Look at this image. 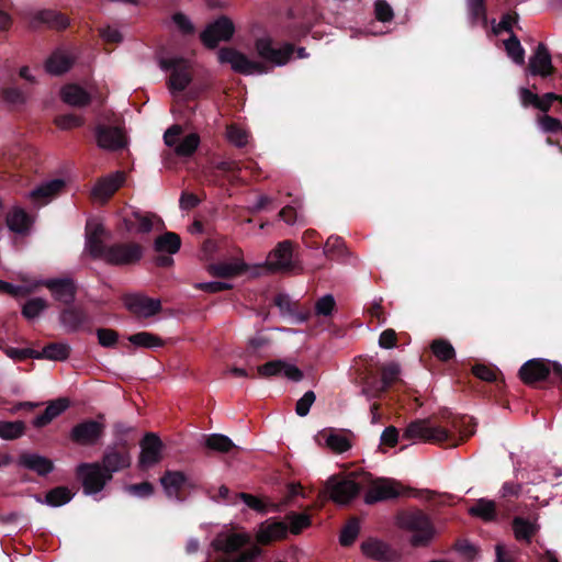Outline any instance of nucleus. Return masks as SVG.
<instances>
[{"label":"nucleus","mask_w":562,"mask_h":562,"mask_svg":"<svg viewBox=\"0 0 562 562\" xmlns=\"http://www.w3.org/2000/svg\"><path fill=\"white\" fill-rule=\"evenodd\" d=\"M464 418L452 420L451 429L442 426H434L428 419H416L411 422L403 434L406 440H420L424 442L441 445L446 447H457L474 434V429L461 430Z\"/></svg>","instance_id":"f257e3e1"},{"label":"nucleus","mask_w":562,"mask_h":562,"mask_svg":"<svg viewBox=\"0 0 562 562\" xmlns=\"http://www.w3.org/2000/svg\"><path fill=\"white\" fill-rule=\"evenodd\" d=\"M92 249L94 259L103 260L115 267L135 266L145 255V247L135 240L115 241L106 246L93 241Z\"/></svg>","instance_id":"f03ea898"},{"label":"nucleus","mask_w":562,"mask_h":562,"mask_svg":"<svg viewBox=\"0 0 562 562\" xmlns=\"http://www.w3.org/2000/svg\"><path fill=\"white\" fill-rule=\"evenodd\" d=\"M396 524L401 529L413 533L409 542L415 548L427 547L434 539V524L422 509L412 508L400 512Z\"/></svg>","instance_id":"7ed1b4c3"},{"label":"nucleus","mask_w":562,"mask_h":562,"mask_svg":"<svg viewBox=\"0 0 562 562\" xmlns=\"http://www.w3.org/2000/svg\"><path fill=\"white\" fill-rule=\"evenodd\" d=\"M361 491V485L353 480L333 475L328 477L324 490L318 494L322 502L331 499L337 504H348L355 499Z\"/></svg>","instance_id":"20e7f679"},{"label":"nucleus","mask_w":562,"mask_h":562,"mask_svg":"<svg viewBox=\"0 0 562 562\" xmlns=\"http://www.w3.org/2000/svg\"><path fill=\"white\" fill-rule=\"evenodd\" d=\"M257 54L265 60L278 66L285 65L296 52L297 58L308 57V53L304 47L295 48L293 44L285 43L282 47H273V41L269 36L259 37L255 41Z\"/></svg>","instance_id":"39448f33"},{"label":"nucleus","mask_w":562,"mask_h":562,"mask_svg":"<svg viewBox=\"0 0 562 562\" xmlns=\"http://www.w3.org/2000/svg\"><path fill=\"white\" fill-rule=\"evenodd\" d=\"M132 445L125 438H119L109 445L102 454L101 467L113 479V474L128 469L132 464Z\"/></svg>","instance_id":"423d86ee"},{"label":"nucleus","mask_w":562,"mask_h":562,"mask_svg":"<svg viewBox=\"0 0 562 562\" xmlns=\"http://www.w3.org/2000/svg\"><path fill=\"white\" fill-rule=\"evenodd\" d=\"M159 66L162 70L170 71L167 86L172 94L184 91L192 82L191 66L186 58H162L159 61Z\"/></svg>","instance_id":"0eeeda50"},{"label":"nucleus","mask_w":562,"mask_h":562,"mask_svg":"<svg viewBox=\"0 0 562 562\" xmlns=\"http://www.w3.org/2000/svg\"><path fill=\"white\" fill-rule=\"evenodd\" d=\"M76 479L81 483L86 495L101 492L112 480L100 462H82L75 470Z\"/></svg>","instance_id":"6e6552de"},{"label":"nucleus","mask_w":562,"mask_h":562,"mask_svg":"<svg viewBox=\"0 0 562 562\" xmlns=\"http://www.w3.org/2000/svg\"><path fill=\"white\" fill-rule=\"evenodd\" d=\"M105 425L97 419H85L75 425L69 434L70 440L82 447H93L104 436Z\"/></svg>","instance_id":"1a4fd4ad"},{"label":"nucleus","mask_w":562,"mask_h":562,"mask_svg":"<svg viewBox=\"0 0 562 562\" xmlns=\"http://www.w3.org/2000/svg\"><path fill=\"white\" fill-rule=\"evenodd\" d=\"M235 33V25L233 21L226 16L221 15L214 22L210 23L201 33V42L210 49L217 47L220 42L229 41Z\"/></svg>","instance_id":"9d476101"},{"label":"nucleus","mask_w":562,"mask_h":562,"mask_svg":"<svg viewBox=\"0 0 562 562\" xmlns=\"http://www.w3.org/2000/svg\"><path fill=\"white\" fill-rule=\"evenodd\" d=\"M218 61L229 64L235 72L251 75L265 71V66L258 61L250 60L245 54L233 47H223L218 50Z\"/></svg>","instance_id":"9b49d317"},{"label":"nucleus","mask_w":562,"mask_h":562,"mask_svg":"<svg viewBox=\"0 0 562 562\" xmlns=\"http://www.w3.org/2000/svg\"><path fill=\"white\" fill-rule=\"evenodd\" d=\"M59 322L68 333L79 330L91 331L92 321L89 314L80 306L66 305L59 313Z\"/></svg>","instance_id":"f8f14e48"},{"label":"nucleus","mask_w":562,"mask_h":562,"mask_svg":"<svg viewBox=\"0 0 562 562\" xmlns=\"http://www.w3.org/2000/svg\"><path fill=\"white\" fill-rule=\"evenodd\" d=\"M160 483L166 495L169 498H176L179 502L184 501V492L193 487L189 477L181 471L167 470L160 477Z\"/></svg>","instance_id":"ddd939ff"},{"label":"nucleus","mask_w":562,"mask_h":562,"mask_svg":"<svg viewBox=\"0 0 562 562\" xmlns=\"http://www.w3.org/2000/svg\"><path fill=\"white\" fill-rule=\"evenodd\" d=\"M402 494V485L391 479H379L372 483L364 495L366 504L372 505L396 498Z\"/></svg>","instance_id":"4468645a"},{"label":"nucleus","mask_w":562,"mask_h":562,"mask_svg":"<svg viewBox=\"0 0 562 562\" xmlns=\"http://www.w3.org/2000/svg\"><path fill=\"white\" fill-rule=\"evenodd\" d=\"M94 136L100 148L111 151L123 149L127 144L123 131L117 126L98 124Z\"/></svg>","instance_id":"2eb2a0df"},{"label":"nucleus","mask_w":562,"mask_h":562,"mask_svg":"<svg viewBox=\"0 0 562 562\" xmlns=\"http://www.w3.org/2000/svg\"><path fill=\"white\" fill-rule=\"evenodd\" d=\"M293 258V243L283 240L269 254L267 266L271 271L291 272L295 269Z\"/></svg>","instance_id":"dca6fc26"},{"label":"nucleus","mask_w":562,"mask_h":562,"mask_svg":"<svg viewBox=\"0 0 562 562\" xmlns=\"http://www.w3.org/2000/svg\"><path fill=\"white\" fill-rule=\"evenodd\" d=\"M551 373V361L542 358H535L526 361L518 371L520 380L532 385L537 382L548 380Z\"/></svg>","instance_id":"f3484780"},{"label":"nucleus","mask_w":562,"mask_h":562,"mask_svg":"<svg viewBox=\"0 0 562 562\" xmlns=\"http://www.w3.org/2000/svg\"><path fill=\"white\" fill-rule=\"evenodd\" d=\"M528 71L530 75L541 78H548L557 72L550 52L543 43L538 44L533 55L529 58Z\"/></svg>","instance_id":"a211bd4d"},{"label":"nucleus","mask_w":562,"mask_h":562,"mask_svg":"<svg viewBox=\"0 0 562 562\" xmlns=\"http://www.w3.org/2000/svg\"><path fill=\"white\" fill-rule=\"evenodd\" d=\"M126 308L139 318H148L161 311V302L140 294L128 295L125 299Z\"/></svg>","instance_id":"6ab92c4d"},{"label":"nucleus","mask_w":562,"mask_h":562,"mask_svg":"<svg viewBox=\"0 0 562 562\" xmlns=\"http://www.w3.org/2000/svg\"><path fill=\"white\" fill-rule=\"evenodd\" d=\"M139 467L149 468L161 460L162 441L154 432H147L140 441Z\"/></svg>","instance_id":"aec40b11"},{"label":"nucleus","mask_w":562,"mask_h":562,"mask_svg":"<svg viewBox=\"0 0 562 562\" xmlns=\"http://www.w3.org/2000/svg\"><path fill=\"white\" fill-rule=\"evenodd\" d=\"M288 533L286 521L270 518L259 526L256 539L260 544L267 546L273 541L285 539Z\"/></svg>","instance_id":"412c9836"},{"label":"nucleus","mask_w":562,"mask_h":562,"mask_svg":"<svg viewBox=\"0 0 562 562\" xmlns=\"http://www.w3.org/2000/svg\"><path fill=\"white\" fill-rule=\"evenodd\" d=\"M44 285L50 291L53 297L65 304L70 305L75 302L77 295V286L72 279H48Z\"/></svg>","instance_id":"4be33fe9"},{"label":"nucleus","mask_w":562,"mask_h":562,"mask_svg":"<svg viewBox=\"0 0 562 562\" xmlns=\"http://www.w3.org/2000/svg\"><path fill=\"white\" fill-rule=\"evenodd\" d=\"M77 57L64 48H56L45 60L44 67L52 76H61L69 71L76 63Z\"/></svg>","instance_id":"5701e85b"},{"label":"nucleus","mask_w":562,"mask_h":562,"mask_svg":"<svg viewBox=\"0 0 562 562\" xmlns=\"http://www.w3.org/2000/svg\"><path fill=\"white\" fill-rule=\"evenodd\" d=\"M126 175L124 171H115L109 176L99 179L93 187L94 196L108 201L125 182Z\"/></svg>","instance_id":"b1692460"},{"label":"nucleus","mask_w":562,"mask_h":562,"mask_svg":"<svg viewBox=\"0 0 562 562\" xmlns=\"http://www.w3.org/2000/svg\"><path fill=\"white\" fill-rule=\"evenodd\" d=\"M18 464L40 476H46L54 470V462L41 454L23 452L19 456Z\"/></svg>","instance_id":"393cba45"},{"label":"nucleus","mask_w":562,"mask_h":562,"mask_svg":"<svg viewBox=\"0 0 562 562\" xmlns=\"http://www.w3.org/2000/svg\"><path fill=\"white\" fill-rule=\"evenodd\" d=\"M5 223L11 232L26 235L34 223V218L24 209L14 206L8 212Z\"/></svg>","instance_id":"a878e982"},{"label":"nucleus","mask_w":562,"mask_h":562,"mask_svg":"<svg viewBox=\"0 0 562 562\" xmlns=\"http://www.w3.org/2000/svg\"><path fill=\"white\" fill-rule=\"evenodd\" d=\"M46 25L49 29L61 31L69 25V19L64 13L55 10H42L37 12L31 21V26L37 29Z\"/></svg>","instance_id":"bb28decb"},{"label":"nucleus","mask_w":562,"mask_h":562,"mask_svg":"<svg viewBox=\"0 0 562 562\" xmlns=\"http://www.w3.org/2000/svg\"><path fill=\"white\" fill-rule=\"evenodd\" d=\"M63 102L74 108H85L92 101V95L78 83H67L60 90Z\"/></svg>","instance_id":"cd10ccee"},{"label":"nucleus","mask_w":562,"mask_h":562,"mask_svg":"<svg viewBox=\"0 0 562 562\" xmlns=\"http://www.w3.org/2000/svg\"><path fill=\"white\" fill-rule=\"evenodd\" d=\"M65 187V181L61 179H54L47 181L30 192V199L40 205L47 204L55 198Z\"/></svg>","instance_id":"c85d7f7f"},{"label":"nucleus","mask_w":562,"mask_h":562,"mask_svg":"<svg viewBox=\"0 0 562 562\" xmlns=\"http://www.w3.org/2000/svg\"><path fill=\"white\" fill-rule=\"evenodd\" d=\"M361 380V394L364 395L367 400L380 398L384 394L380 375L372 367H366Z\"/></svg>","instance_id":"c756f323"},{"label":"nucleus","mask_w":562,"mask_h":562,"mask_svg":"<svg viewBox=\"0 0 562 562\" xmlns=\"http://www.w3.org/2000/svg\"><path fill=\"white\" fill-rule=\"evenodd\" d=\"M248 266L243 260L234 262H215L210 263L206 268L207 272L214 278L232 279L243 274Z\"/></svg>","instance_id":"7c9ffc66"},{"label":"nucleus","mask_w":562,"mask_h":562,"mask_svg":"<svg viewBox=\"0 0 562 562\" xmlns=\"http://www.w3.org/2000/svg\"><path fill=\"white\" fill-rule=\"evenodd\" d=\"M69 407V400L65 397L57 398L48 403L43 413L33 419V426L42 428L48 425L54 418L58 417Z\"/></svg>","instance_id":"2f4dec72"},{"label":"nucleus","mask_w":562,"mask_h":562,"mask_svg":"<svg viewBox=\"0 0 562 562\" xmlns=\"http://www.w3.org/2000/svg\"><path fill=\"white\" fill-rule=\"evenodd\" d=\"M361 550L364 555L386 562L392 560L391 547L378 539H368L361 543Z\"/></svg>","instance_id":"473e14b6"},{"label":"nucleus","mask_w":562,"mask_h":562,"mask_svg":"<svg viewBox=\"0 0 562 562\" xmlns=\"http://www.w3.org/2000/svg\"><path fill=\"white\" fill-rule=\"evenodd\" d=\"M71 348L66 342H49L41 351L35 350L34 359L65 361L70 356Z\"/></svg>","instance_id":"72a5a7b5"},{"label":"nucleus","mask_w":562,"mask_h":562,"mask_svg":"<svg viewBox=\"0 0 562 562\" xmlns=\"http://www.w3.org/2000/svg\"><path fill=\"white\" fill-rule=\"evenodd\" d=\"M512 527L516 540L530 543L532 538L539 530L536 521H530L527 518L516 516L512 521Z\"/></svg>","instance_id":"f704fd0d"},{"label":"nucleus","mask_w":562,"mask_h":562,"mask_svg":"<svg viewBox=\"0 0 562 562\" xmlns=\"http://www.w3.org/2000/svg\"><path fill=\"white\" fill-rule=\"evenodd\" d=\"M246 539L244 536L238 533L231 535H218L212 542L215 551H220L226 554L237 552L244 544Z\"/></svg>","instance_id":"c9c22d12"},{"label":"nucleus","mask_w":562,"mask_h":562,"mask_svg":"<svg viewBox=\"0 0 562 562\" xmlns=\"http://www.w3.org/2000/svg\"><path fill=\"white\" fill-rule=\"evenodd\" d=\"M473 375L485 382H494L498 390L505 386V380L499 371L493 364L476 363L471 369Z\"/></svg>","instance_id":"e433bc0d"},{"label":"nucleus","mask_w":562,"mask_h":562,"mask_svg":"<svg viewBox=\"0 0 562 562\" xmlns=\"http://www.w3.org/2000/svg\"><path fill=\"white\" fill-rule=\"evenodd\" d=\"M181 238L177 233L166 232L159 235L154 243V250L158 254L175 255L180 250Z\"/></svg>","instance_id":"4c0bfd02"},{"label":"nucleus","mask_w":562,"mask_h":562,"mask_svg":"<svg viewBox=\"0 0 562 562\" xmlns=\"http://www.w3.org/2000/svg\"><path fill=\"white\" fill-rule=\"evenodd\" d=\"M472 517L481 518L484 521H493L496 518V504L487 498H479L468 509Z\"/></svg>","instance_id":"58836bf2"},{"label":"nucleus","mask_w":562,"mask_h":562,"mask_svg":"<svg viewBox=\"0 0 562 562\" xmlns=\"http://www.w3.org/2000/svg\"><path fill=\"white\" fill-rule=\"evenodd\" d=\"M204 447L210 451L218 453H227L233 449H238L229 437L222 434L204 436Z\"/></svg>","instance_id":"ea45409f"},{"label":"nucleus","mask_w":562,"mask_h":562,"mask_svg":"<svg viewBox=\"0 0 562 562\" xmlns=\"http://www.w3.org/2000/svg\"><path fill=\"white\" fill-rule=\"evenodd\" d=\"M324 255L329 260H340L347 257L348 249L340 236L331 235L324 245Z\"/></svg>","instance_id":"a19ab883"},{"label":"nucleus","mask_w":562,"mask_h":562,"mask_svg":"<svg viewBox=\"0 0 562 562\" xmlns=\"http://www.w3.org/2000/svg\"><path fill=\"white\" fill-rule=\"evenodd\" d=\"M430 349L432 355L442 362H448L456 357V350L451 342L443 338H437L431 341Z\"/></svg>","instance_id":"79ce46f5"},{"label":"nucleus","mask_w":562,"mask_h":562,"mask_svg":"<svg viewBox=\"0 0 562 562\" xmlns=\"http://www.w3.org/2000/svg\"><path fill=\"white\" fill-rule=\"evenodd\" d=\"M74 493L67 486H57L45 495V503L52 507L63 506L71 501Z\"/></svg>","instance_id":"37998d69"},{"label":"nucleus","mask_w":562,"mask_h":562,"mask_svg":"<svg viewBox=\"0 0 562 562\" xmlns=\"http://www.w3.org/2000/svg\"><path fill=\"white\" fill-rule=\"evenodd\" d=\"M128 341L135 347L142 348H157L164 346V341L159 336L148 331L133 334L128 337Z\"/></svg>","instance_id":"c03bdc74"},{"label":"nucleus","mask_w":562,"mask_h":562,"mask_svg":"<svg viewBox=\"0 0 562 562\" xmlns=\"http://www.w3.org/2000/svg\"><path fill=\"white\" fill-rule=\"evenodd\" d=\"M470 22L472 25L481 22L483 25L487 22L486 0H467Z\"/></svg>","instance_id":"a18cd8bd"},{"label":"nucleus","mask_w":562,"mask_h":562,"mask_svg":"<svg viewBox=\"0 0 562 562\" xmlns=\"http://www.w3.org/2000/svg\"><path fill=\"white\" fill-rule=\"evenodd\" d=\"M200 136L196 133L186 135L175 147V153L179 157H191L198 149Z\"/></svg>","instance_id":"49530a36"},{"label":"nucleus","mask_w":562,"mask_h":562,"mask_svg":"<svg viewBox=\"0 0 562 562\" xmlns=\"http://www.w3.org/2000/svg\"><path fill=\"white\" fill-rule=\"evenodd\" d=\"M289 531L293 535H299L303 529L311 526V517L305 513L290 512L285 515Z\"/></svg>","instance_id":"de8ad7c7"},{"label":"nucleus","mask_w":562,"mask_h":562,"mask_svg":"<svg viewBox=\"0 0 562 562\" xmlns=\"http://www.w3.org/2000/svg\"><path fill=\"white\" fill-rule=\"evenodd\" d=\"M25 424L22 420L0 422V438L4 440H14L25 432Z\"/></svg>","instance_id":"09e8293b"},{"label":"nucleus","mask_w":562,"mask_h":562,"mask_svg":"<svg viewBox=\"0 0 562 562\" xmlns=\"http://www.w3.org/2000/svg\"><path fill=\"white\" fill-rule=\"evenodd\" d=\"M104 234V227L102 224H92L90 222L87 223L86 226V250L89 255L94 259V252L92 249L93 241H97L101 246H106L102 240V235Z\"/></svg>","instance_id":"8fccbe9b"},{"label":"nucleus","mask_w":562,"mask_h":562,"mask_svg":"<svg viewBox=\"0 0 562 562\" xmlns=\"http://www.w3.org/2000/svg\"><path fill=\"white\" fill-rule=\"evenodd\" d=\"M132 216L137 222L136 232L138 234H148L154 228V220L161 222V220L154 213H143L139 210L133 211Z\"/></svg>","instance_id":"3c124183"},{"label":"nucleus","mask_w":562,"mask_h":562,"mask_svg":"<svg viewBox=\"0 0 562 562\" xmlns=\"http://www.w3.org/2000/svg\"><path fill=\"white\" fill-rule=\"evenodd\" d=\"M360 531L359 520L356 517L350 518L342 528L339 542L342 547H350L356 541Z\"/></svg>","instance_id":"603ef678"},{"label":"nucleus","mask_w":562,"mask_h":562,"mask_svg":"<svg viewBox=\"0 0 562 562\" xmlns=\"http://www.w3.org/2000/svg\"><path fill=\"white\" fill-rule=\"evenodd\" d=\"M507 55L517 64H525V49L521 46L518 37L512 34L508 40L504 42Z\"/></svg>","instance_id":"864d4df0"},{"label":"nucleus","mask_w":562,"mask_h":562,"mask_svg":"<svg viewBox=\"0 0 562 562\" xmlns=\"http://www.w3.org/2000/svg\"><path fill=\"white\" fill-rule=\"evenodd\" d=\"M47 302L42 297H34L25 302L22 307V315L26 319L37 317L44 310L47 308Z\"/></svg>","instance_id":"5fc2aeb1"},{"label":"nucleus","mask_w":562,"mask_h":562,"mask_svg":"<svg viewBox=\"0 0 562 562\" xmlns=\"http://www.w3.org/2000/svg\"><path fill=\"white\" fill-rule=\"evenodd\" d=\"M326 443L334 452L337 453L346 452L351 448L349 439L345 435L335 431H331L328 435Z\"/></svg>","instance_id":"6e6d98bb"},{"label":"nucleus","mask_w":562,"mask_h":562,"mask_svg":"<svg viewBox=\"0 0 562 562\" xmlns=\"http://www.w3.org/2000/svg\"><path fill=\"white\" fill-rule=\"evenodd\" d=\"M57 127L60 130H71L80 127L85 124L86 120L83 116L76 115L72 113L57 115L54 120Z\"/></svg>","instance_id":"4d7b16f0"},{"label":"nucleus","mask_w":562,"mask_h":562,"mask_svg":"<svg viewBox=\"0 0 562 562\" xmlns=\"http://www.w3.org/2000/svg\"><path fill=\"white\" fill-rule=\"evenodd\" d=\"M400 367L395 362H391L381 367V382L383 383L384 393L397 380Z\"/></svg>","instance_id":"13d9d810"},{"label":"nucleus","mask_w":562,"mask_h":562,"mask_svg":"<svg viewBox=\"0 0 562 562\" xmlns=\"http://www.w3.org/2000/svg\"><path fill=\"white\" fill-rule=\"evenodd\" d=\"M236 497L240 498L250 509L259 513L267 514L269 512V505L261 498L248 494V493H238Z\"/></svg>","instance_id":"bf43d9fd"},{"label":"nucleus","mask_w":562,"mask_h":562,"mask_svg":"<svg viewBox=\"0 0 562 562\" xmlns=\"http://www.w3.org/2000/svg\"><path fill=\"white\" fill-rule=\"evenodd\" d=\"M226 136L233 145L239 148L248 143V133L235 124L227 126Z\"/></svg>","instance_id":"052dcab7"},{"label":"nucleus","mask_w":562,"mask_h":562,"mask_svg":"<svg viewBox=\"0 0 562 562\" xmlns=\"http://www.w3.org/2000/svg\"><path fill=\"white\" fill-rule=\"evenodd\" d=\"M284 361L271 360L257 368V373L261 378L277 376L282 373Z\"/></svg>","instance_id":"680f3d73"},{"label":"nucleus","mask_w":562,"mask_h":562,"mask_svg":"<svg viewBox=\"0 0 562 562\" xmlns=\"http://www.w3.org/2000/svg\"><path fill=\"white\" fill-rule=\"evenodd\" d=\"M336 307V301L331 294H326L315 303V314L317 316H330Z\"/></svg>","instance_id":"e2e57ef3"},{"label":"nucleus","mask_w":562,"mask_h":562,"mask_svg":"<svg viewBox=\"0 0 562 562\" xmlns=\"http://www.w3.org/2000/svg\"><path fill=\"white\" fill-rule=\"evenodd\" d=\"M273 303L277 307L280 308L281 313L288 315L296 314L297 304L296 302H292L291 297L285 293H279L274 296Z\"/></svg>","instance_id":"0e129e2a"},{"label":"nucleus","mask_w":562,"mask_h":562,"mask_svg":"<svg viewBox=\"0 0 562 562\" xmlns=\"http://www.w3.org/2000/svg\"><path fill=\"white\" fill-rule=\"evenodd\" d=\"M1 97L4 102L11 105L24 104L26 101L24 92L15 87H8L2 89Z\"/></svg>","instance_id":"69168bd1"},{"label":"nucleus","mask_w":562,"mask_h":562,"mask_svg":"<svg viewBox=\"0 0 562 562\" xmlns=\"http://www.w3.org/2000/svg\"><path fill=\"white\" fill-rule=\"evenodd\" d=\"M97 336L99 344L104 348L115 347L119 340L117 331L111 328L97 329Z\"/></svg>","instance_id":"338daca9"},{"label":"nucleus","mask_w":562,"mask_h":562,"mask_svg":"<svg viewBox=\"0 0 562 562\" xmlns=\"http://www.w3.org/2000/svg\"><path fill=\"white\" fill-rule=\"evenodd\" d=\"M374 15L380 22H391L394 18L392 7L385 0H376L374 3Z\"/></svg>","instance_id":"774afa93"}]
</instances>
